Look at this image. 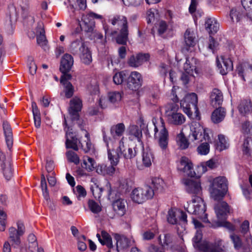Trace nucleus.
<instances>
[{
    "instance_id": "nucleus-26",
    "label": "nucleus",
    "mask_w": 252,
    "mask_h": 252,
    "mask_svg": "<svg viewBox=\"0 0 252 252\" xmlns=\"http://www.w3.org/2000/svg\"><path fill=\"white\" fill-rule=\"evenodd\" d=\"M126 201L123 199H118L112 204L113 208L115 213L120 217L123 216L126 213Z\"/></svg>"
},
{
    "instance_id": "nucleus-23",
    "label": "nucleus",
    "mask_w": 252,
    "mask_h": 252,
    "mask_svg": "<svg viewBox=\"0 0 252 252\" xmlns=\"http://www.w3.org/2000/svg\"><path fill=\"white\" fill-rule=\"evenodd\" d=\"M211 104L214 107H220L223 97L221 92L218 89H214L210 95Z\"/></svg>"
},
{
    "instance_id": "nucleus-38",
    "label": "nucleus",
    "mask_w": 252,
    "mask_h": 252,
    "mask_svg": "<svg viewBox=\"0 0 252 252\" xmlns=\"http://www.w3.org/2000/svg\"><path fill=\"white\" fill-rule=\"evenodd\" d=\"M96 166L94 160L88 156H85L83 158V162L82 164V167L85 168L88 171H93Z\"/></svg>"
},
{
    "instance_id": "nucleus-41",
    "label": "nucleus",
    "mask_w": 252,
    "mask_h": 252,
    "mask_svg": "<svg viewBox=\"0 0 252 252\" xmlns=\"http://www.w3.org/2000/svg\"><path fill=\"white\" fill-rule=\"evenodd\" d=\"M121 155H122L126 159H131L134 158L136 155L135 150H133L132 149L126 147L124 145V148L120 150Z\"/></svg>"
},
{
    "instance_id": "nucleus-54",
    "label": "nucleus",
    "mask_w": 252,
    "mask_h": 252,
    "mask_svg": "<svg viewBox=\"0 0 252 252\" xmlns=\"http://www.w3.org/2000/svg\"><path fill=\"white\" fill-rule=\"evenodd\" d=\"M126 77V74L124 71L116 73L113 76L114 83L116 85L121 84Z\"/></svg>"
},
{
    "instance_id": "nucleus-28",
    "label": "nucleus",
    "mask_w": 252,
    "mask_h": 252,
    "mask_svg": "<svg viewBox=\"0 0 252 252\" xmlns=\"http://www.w3.org/2000/svg\"><path fill=\"white\" fill-rule=\"evenodd\" d=\"M226 111L225 109L222 107H218L213 112L211 120L214 123H219L224 119Z\"/></svg>"
},
{
    "instance_id": "nucleus-30",
    "label": "nucleus",
    "mask_w": 252,
    "mask_h": 252,
    "mask_svg": "<svg viewBox=\"0 0 252 252\" xmlns=\"http://www.w3.org/2000/svg\"><path fill=\"white\" fill-rule=\"evenodd\" d=\"M205 27L210 34H214L219 29V24L214 18H209L205 22Z\"/></svg>"
},
{
    "instance_id": "nucleus-8",
    "label": "nucleus",
    "mask_w": 252,
    "mask_h": 252,
    "mask_svg": "<svg viewBox=\"0 0 252 252\" xmlns=\"http://www.w3.org/2000/svg\"><path fill=\"white\" fill-rule=\"evenodd\" d=\"M197 102V94L192 93L186 94L184 98L181 100L180 104L184 112L190 117L192 114V110L196 114V116L198 113Z\"/></svg>"
},
{
    "instance_id": "nucleus-39",
    "label": "nucleus",
    "mask_w": 252,
    "mask_h": 252,
    "mask_svg": "<svg viewBox=\"0 0 252 252\" xmlns=\"http://www.w3.org/2000/svg\"><path fill=\"white\" fill-rule=\"evenodd\" d=\"M80 58L82 62L86 64H89L92 61V55L87 47L83 48L80 51Z\"/></svg>"
},
{
    "instance_id": "nucleus-48",
    "label": "nucleus",
    "mask_w": 252,
    "mask_h": 252,
    "mask_svg": "<svg viewBox=\"0 0 252 252\" xmlns=\"http://www.w3.org/2000/svg\"><path fill=\"white\" fill-rule=\"evenodd\" d=\"M216 223V227H223L229 231H234L236 229L235 225L230 221H213Z\"/></svg>"
},
{
    "instance_id": "nucleus-42",
    "label": "nucleus",
    "mask_w": 252,
    "mask_h": 252,
    "mask_svg": "<svg viewBox=\"0 0 252 252\" xmlns=\"http://www.w3.org/2000/svg\"><path fill=\"white\" fill-rule=\"evenodd\" d=\"M194 60L193 58L191 60L187 58L186 63L184 64V70L185 72L189 74H193L194 71L195 73L197 72L195 66L192 64Z\"/></svg>"
},
{
    "instance_id": "nucleus-2",
    "label": "nucleus",
    "mask_w": 252,
    "mask_h": 252,
    "mask_svg": "<svg viewBox=\"0 0 252 252\" xmlns=\"http://www.w3.org/2000/svg\"><path fill=\"white\" fill-rule=\"evenodd\" d=\"M195 228L197 229L196 233L192 241L193 246L196 249L203 252H224L222 247L221 240H218L214 243H210L208 241L201 242L202 238V234L200 228L203 227L201 221H192Z\"/></svg>"
},
{
    "instance_id": "nucleus-12",
    "label": "nucleus",
    "mask_w": 252,
    "mask_h": 252,
    "mask_svg": "<svg viewBox=\"0 0 252 252\" xmlns=\"http://www.w3.org/2000/svg\"><path fill=\"white\" fill-rule=\"evenodd\" d=\"M186 191L194 196L199 195L202 193L201 182L198 179H187L184 181Z\"/></svg>"
},
{
    "instance_id": "nucleus-53",
    "label": "nucleus",
    "mask_w": 252,
    "mask_h": 252,
    "mask_svg": "<svg viewBox=\"0 0 252 252\" xmlns=\"http://www.w3.org/2000/svg\"><path fill=\"white\" fill-rule=\"evenodd\" d=\"M28 240L29 242V248L32 252H33L38 247L36 238L33 234H30L28 236Z\"/></svg>"
},
{
    "instance_id": "nucleus-34",
    "label": "nucleus",
    "mask_w": 252,
    "mask_h": 252,
    "mask_svg": "<svg viewBox=\"0 0 252 252\" xmlns=\"http://www.w3.org/2000/svg\"><path fill=\"white\" fill-rule=\"evenodd\" d=\"M238 109L241 114L245 115L252 111V104L250 100H244L241 101L238 106Z\"/></svg>"
},
{
    "instance_id": "nucleus-18",
    "label": "nucleus",
    "mask_w": 252,
    "mask_h": 252,
    "mask_svg": "<svg viewBox=\"0 0 252 252\" xmlns=\"http://www.w3.org/2000/svg\"><path fill=\"white\" fill-rule=\"evenodd\" d=\"M148 54H138L131 56L128 60V65L131 67H137L147 62L149 59Z\"/></svg>"
},
{
    "instance_id": "nucleus-36",
    "label": "nucleus",
    "mask_w": 252,
    "mask_h": 252,
    "mask_svg": "<svg viewBox=\"0 0 252 252\" xmlns=\"http://www.w3.org/2000/svg\"><path fill=\"white\" fill-rule=\"evenodd\" d=\"M32 107L33 115L34 125L37 128H38L41 125L40 111L38 109L37 104L35 102H32Z\"/></svg>"
},
{
    "instance_id": "nucleus-1",
    "label": "nucleus",
    "mask_w": 252,
    "mask_h": 252,
    "mask_svg": "<svg viewBox=\"0 0 252 252\" xmlns=\"http://www.w3.org/2000/svg\"><path fill=\"white\" fill-rule=\"evenodd\" d=\"M190 132L189 137L190 140L195 142L196 143L205 142L200 144L197 148L198 154L201 155H207L210 151V145L208 142L210 141L209 132V129L204 128L198 123L193 122L190 127Z\"/></svg>"
},
{
    "instance_id": "nucleus-51",
    "label": "nucleus",
    "mask_w": 252,
    "mask_h": 252,
    "mask_svg": "<svg viewBox=\"0 0 252 252\" xmlns=\"http://www.w3.org/2000/svg\"><path fill=\"white\" fill-rule=\"evenodd\" d=\"M66 156L69 162L78 164L80 162V159L77 154L72 151H68L66 153Z\"/></svg>"
},
{
    "instance_id": "nucleus-47",
    "label": "nucleus",
    "mask_w": 252,
    "mask_h": 252,
    "mask_svg": "<svg viewBox=\"0 0 252 252\" xmlns=\"http://www.w3.org/2000/svg\"><path fill=\"white\" fill-rule=\"evenodd\" d=\"M240 187L245 198L248 200H252V188H250L246 183L241 184Z\"/></svg>"
},
{
    "instance_id": "nucleus-19",
    "label": "nucleus",
    "mask_w": 252,
    "mask_h": 252,
    "mask_svg": "<svg viewBox=\"0 0 252 252\" xmlns=\"http://www.w3.org/2000/svg\"><path fill=\"white\" fill-rule=\"evenodd\" d=\"M64 130L66 131V142L65 145L67 148H71L75 151H78V140L76 136L73 135L72 132H68L66 129L67 128V123L65 119L63 122Z\"/></svg>"
},
{
    "instance_id": "nucleus-17",
    "label": "nucleus",
    "mask_w": 252,
    "mask_h": 252,
    "mask_svg": "<svg viewBox=\"0 0 252 252\" xmlns=\"http://www.w3.org/2000/svg\"><path fill=\"white\" fill-rule=\"evenodd\" d=\"M178 169L188 176L193 177L195 175L192 163L185 157H182L181 158Z\"/></svg>"
},
{
    "instance_id": "nucleus-58",
    "label": "nucleus",
    "mask_w": 252,
    "mask_h": 252,
    "mask_svg": "<svg viewBox=\"0 0 252 252\" xmlns=\"http://www.w3.org/2000/svg\"><path fill=\"white\" fill-rule=\"evenodd\" d=\"M129 134L133 136L135 138H139L141 135V131L138 127L135 125L130 126L128 129Z\"/></svg>"
},
{
    "instance_id": "nucleus-49",
    "label": "nucleus",
    "mask_w": 252,
    "mask_h": 252,
    "mask_svg": "<svg viewBox=\"0 0 252 252\" xmlns=\"http://www.w3.org/2000/svg\"><path fill=\"white\" fill-rule=\"evenodd\" d=\"M86 47L84 43L83 42L82 38L76 39L72 42L71 44V49L74 52H76L78 49L80 52L83 50V48Z\"/></svg>"
},
{
    "instance_id": "nucleus-60",
    "label": "nucleus",
    "mask_w": 252,
    "mask_h": 252,
    "mask_svg": "<svg viewBox=\"0 0 252 252\" xmlns=\"http://www.w3.org/2000/svg\"><path fill=\"white\" fill-rule=\"evenodd\" d=\"M230 238L233 242L235 249L238 250L242 246V241L240 237L235 234L230 235Z\"/></svg>"
},
{
    "instance_id": "nucleus-35",
    "label": "nucleus",
    "mask_w": 252,
    "mask_h": 252,
    "mask_svg": "<svg viewBox=\"0 0 252 252\" xmlns=\"http://www.w3.org/2000/svg\"><path fill=\"white\" fill-rule=\"evenodd\" d=\"M244 16V14L241 7L234 8L230 12V17L233 22H239Z\"/></svg>"
},
{
    "instance_id": "nucleus-3",
    "label": "nucleus",
    "mask_w": 252,
    "mask_h": 252,
    "mask_svg": "<svg viewBox=\"0 0 252 252\" xmlns=\"http://www.w3.org/2000/svg\"><path fill=\"white\" fill-rule=\"evenodd\" d=\"M152 122L155 126V138L163 154H165L168 147L169 135L164 120L160 117L158 120L153 119Z\"/></svg>"
},
{
    "instance_id": "nucleus-6",
    "label": "nucleus",
    "mask_w": 252,
    "mask_h": 252,
    "mask_svg": "<svg viewBox=\"0 0 252 252\" xmlns=\"http://www.w3.org/2000/svg\"><path fill=\"white\" fill-rule=\"evenodd\" d=\"M178 105L172 103L165 107V115L168 123L173 126H181L186 122V117L178 112Z\"/></svg>"
},
{
    "instance_id": "nucleus-52",
    "label": "nucleus",
    "mask_w": 252,
    "mask_h": 252,
    "mask_svg": "<svg viewBox=\"0 0 252 252\" xmlns=\"http://www.w3.org/2000/svg\"><path fill=\"white\" fill-rule=\"evenodd\" d=\"M117 165H114L110 164L108 166L106 165H101L100 166L101 174L105 175L107 174L109 175H112L114 174L116 168L115 166Z\"/></svg>"
},
{
    "instance_id": "nucleus-57",
    "label": "nucleus",
    "mask_w": 252,
    "mask_h": 252,
    "mask_svg": "<svg viewBox=\"0 0 252 252\" xmlns=\"http://www.w3.org/2000/svg\"><path fill=\"white\" fill-rule=\"evenodd\" d=\"M88 206L91 211L94 213H97L101 210V207L99 204L93 200L88 201Z\"/></svg>"
},
{
    "instance_id": "nucleus-59",
    "label": "nucleus",
    "mask_w": 252,
    "mask_h": 252,
    "mask_svg": "<svg viewBox=\"0 0 252 252\" xmlns=\"http://www.w3.org/2000/svg\"><path fill=\"white\" fill-rule=\"evenodd\" d=\"M250 139L248 138L245 139L242 145V151L243 155L249 157L251 155V150L249 146Z\"/></svg>"
},
{
    "instance_id": "nucleus-40",
    "label": "nucleus",
    "mask_w": 252,
    "mask_h": 252,
    "mask_svg": "<svg viewBox=\"0 0 252 252\" xmlns=\"http://www.w3.org/2000/svg\"><path fill=\"white\" fill-rule=\"evenodd\" d=\"M219 141L217 144V149L220 151L226 150L229 147V143L228 139L224 135L220 134L218 135Z\"/></svg>"
},
{
    "instance_id": "nucleus-56",
    "label": "nucleus",
    "mask_w": 252,
    "mask_h": 252,
    "mask_svg": "<svg viewBox=\"0 0 252 252\" xmlns=\"http://www.w3.org/2000/svg\"><path fill=\"white\" fill-rule=\"evenodd\" d=\"M74 192L76 194L78 199L79 200L85 198L87 195L86 189L83 186L81 185H77L76 187Z\"/></svg>"
},
{
    "instance_id": "nucleus-43",
    "label": "nucleus",
    "mask_w": 252,
    "mask_h": 252,
    "mask_svg": "<svg viewBox=\"0 0 252 252\" xmlns=\"http://www.w3.org/2000/svg\"><path fill=\"white\" fill-rule=\"evenodd\" d=\"M84 140L79 141L82 149L85 153L89 152L92 147V143L89 137V134L88 132H85Z\"/></svg>"
},
{
    "instance_id": "nucleus-27",
    "label": "nucleus",
    "mask_w": 252,
    "mask_h": 252,
    "mask_svg": "<svg viewBox=\"0 0 252 252\" xmlns=\"http://www.w3.org/2000/svg\"><path fill=\"white\" fill-rule=\"evenodd\" d=\"M96 237L101 245H106L109 249L113 248L112 238L106 231H102L101 235L97 233L96 234Z\"/></svg>"
},
{
    "instance_id": "nucleus-22",
    "label": "nucleus",
    "mask_w": 252,
    "mask_h": 252,
    "mask_svg": "<svg viewBox=\"0 0 252 252\" xmlns=\"http://www.w3.org/2000/svg\"><path fill=\"white\" fill-rule=\"evenodd\" d=\"M82 106L81 100L77 97H74L70 101V107L69 108V114L77 118L78 116V112L81 111Z\"/></svg>"
},
{
    "instance_id": "nucleus-13",
    "label": "nucleus",
    "mask_w": 252,
    "mask_h": 252,
    "mask_svg": "<svg viewBox=\"0 0 252 252\" xmlns=\"http://www.w3.org/2000/svg\"><path fill=\"white\" fill-rule=\"evenodd\" d=\"M30 0H19L18 4L21 9V15L25 20L30 25H32L34 22V18L32 14L30 7Z\"/></svg>"
},
{
    "instance_id": "nucleus-64",
    "label": "nucleus",
    "mask_w": 252,
    "mask_h": 252,
    "mask_svg": "<svg viewBox=\"0 0 252 252\" xmlns=\"http://www.w3.org/2000/svg\"><path fill=\"white\" fill-rule=\"evenodd\" d=\"M218 46V42L215 40L214 38L212 36H210L208 48L211 51L214 52L215 51V50L216 49Z\"/></svg>"
},
{
    "instance_id": "nucleus-21",
    "label": "nucleus",
    "mask_w": 252,
    "mask_h": 252,
    "mask_svg": "<svg viewBox=\"0 0 252 252\" xmlns=\"http://www.w3.org/2000/svg\"><path fill=\"white\" fill-rule=\"evenodd\" d=\"M74 63V60L72 56L69 54H65L62 57L60 69L63 73H67L69 72Z\"/></svg>"
},
{
    "instance_id": "nucleus-62",
    "label": "nucleus",
    "mask_w": 252,
    "mask_h": 252,
    "mask_svg": "<svg viewBox=\"0 0 252 252\" xmlns=\"http://www.w3.org/2000/svg\"><path fill=\"white\" fill-rule=\"evenodd\" d=\"M88 17V18H92V19H102L103 16L101 15L96 14L93 12H90L88 13L86 16H83L82 20H84L85 24L87 23V22L86 21V18Z\"/></svg>"
},
{
    "instance_id": "nucleus-44",
    "label": "nucleus",
    "mask_w": 252,
    "mask_h": 252,
    "mask_svg": "<svg viewBox=\"0 0 252 252\" xmlns=\"http://www.w3.org/2000/svg\"><path fill=\"white\" fill-rule=\"evenodd\" d=\"M176 140L180 149H186L189 147V143L182 132L177 135Z\"/></svg>"
},
{
    "instance_id": "nucleus-33",
    "label": "nucleus",
    "mask_w": 252,
    "mask_h": 252,
    "mask_svg": "<svg viewBox=\"0 0 252 252\" xmlns=\"http://www.w3.org/2000/svg\"><path fill=\"white\" fill-rule=\"evenodd\" d=\"M91 182L93 183V185H91V190L95 198H100L103 191V188L99 186L97 181L95 178H92Z\"/></svg>"
},
{
    "instance_id": "nucleus-10",
    "label": "nucleus",
    "mask_w": 252,
    "mask_h": 252,
    "mask_svg": "<svg viewBox=\"0 0 252 252\" xmlns=\"http://www.w3.org/2000/svg\"><path fill=\"white\" fill-rule=\"evenodd\" d=\"M0 171L2 172L5 179L9 181L13 177V171L11 160L6 158L4 153L0 149Z\"/></svg>"
},
{
    "instance_id": "nucleus-31",
    "label": "nucleus",
    "mask_w": 252,
    "mask_h": 252,
    "mask_svg": "<svg viewBox=\"0 0 252 252\" xmlns=\"http://www.w3.org/2000/svg\"><path fill=\"white\" fill-rule=\"evenodd\" d=\"M113 236L116 240V247L118 252L119 251V249H124L128 247V240L126 237L117 233L114 234Z\"/></svg>"
},
{
    "instance_id": "nucleus-46",
    "label": "nucleus",
    "mask_w": 252,
    "mask_h": 252,
    "mask_svg": "<svg viewBox=\"0 0 252 252\" xmlns=\"http://www.w3.org/2000/svg\"><path fill=\"white\" fill-rule=\"evenodd\" d=\"M152 183L156 190L160 192L163 189L164 182L161 178L155 177L153 178Z\"/></svg>"
},
{
    "instance_id": "nucleus-20",
    "label": "nucleus",
    "mask_w": 252,
    "mask_h": 252,
    "mask_svg": "<svg viewBox=\"0 0 252 252\" xmlns=\"http://www.w3.org/2000/svg\"><path fill=\"white\" fill-rule=\"evenodd\" d=\"M215 211L220 220H225L226 216L229 213V207L227 203L222 202L215 206Z\"/></svg>"
},
{
    "instance_id": "nucleus-29",
    "label": "nucleus",
    "mask_w": 252,
    "mask_h": 252,
    "mask_svg": "<svg viewBox=\"0 0 252 252\" xmlns=\"http://www.w3.org/2000/svg\"><path fill=\"white\" fill-rule=\"evenodd\" d=\"M125 129V125L123 123H119L111 127L110 133L114 139H116L123 135Z\"/></svg>"
},
{
    "instance_id": "nucleus-16",
    "label": "nucleus",
    "mask_w": 252,
    "mask_h": 252,
    "mask_svg": "<svg viewBox=\"0 0 252 252\" xmlns=\"http://www.w3.org/2000/svg\"><path fill=\"white\" fill-rule=\"evenodd\" d=\"M167 220H187L186 212L176 207H171L168 211Z\"/></svg>"
},
{
    "instance_id": "nucleus-15",
    "label": "nucleus",
    "mask_w": 252,
    "mask_h": 252,
    "mask_svg": "<svg viewBox=\"0 0 252 252\" xmlns=\"http://www.w3.org/2000/svg\"><path fill=\"white\" fill-rule=\"evenodd\" d=\"M142 82L141 74L137 71H132L128 78L127 87L132 91H136L141 87Z\"/></svg>"
},
{
    "instance_id": "nucleus-5",
    "label": "nucleus",
    "mask_w": 252,
    "mask_h": 252,
    "mask_svg": "<svg viewBox=\"0 0 252 252\" xmlns=\"http://www.w3.org/2000/svg\"><path fill=\"white\" fill-rule=\"evenodd\" d=\"M228 191V181L226 177L219 176L212 181L210 191L212 198L219 201L226 194Z\"/></svg>"
},
{
    "instance_id": "nucleus-24",
    "label": "nucleus",
    "mask_w": 252,
    "mask_h": 252,
    "mask_svg": "<svg viewBox=\"0 0 252 252\" xmlns=\"http://www.w3.org/2000/svg\"><path fill=\"white\" fill-rule=\"evenodd\" d=\"M2 127L7 146L10 150L13 141L12 128L9 124L6 121L3 122Z\"/></svg>"
},
{
    "instance_id": "nucleus-9",
    "label": "nucleus",
    "mask_w": 252,
    "mask_h": 252,
    "mask_svg": "<svg viewBox=\"0 0 252 252\" xmlns=\"http://www.w3.org/2000/svg\"><path fill=\"white\" fill-rule=\"evenodd\" d=\"M102 131L103 139L106 143H107V138L104 128L102 129ZM124 137H122L121 139L119 146L116 149H109L108 144L107 143L108 158L112 165H117L119 162L121 154L120 150L124 148Z\"/></svg>"
},
{
    "instance_id": "nucleus-4",
    "label": "nucleus",
    "mask_w": 252,
    "mask_h": 252,
    "mask_svg": "<svg viewBox=\"0 0 252 252\" xmlns=\"http://www.w3.org/2000/svg\"><path fill=\"white\" fill-rule=\"evenodd\" d=\"M109 22L114 26L120 28V33L116 38L117 42L120 44H126L128 34V23L126 16L116 15L109 19Z\"/></svg>"
},
{
    "instance_id": "nucleus-50",
    "label": "nucleus",
    "mask_w": 252,
    "mask_h": 252,
    "mask_svg": "<svg viewBox=\"0 0 252 252\" xmlns=\"http://www.w3.org/2000/svg\"><path fill=\"white\" fill-rule=\"evenodd\" d=\"M153 156L150 152H144L143 154L142 162L145 167H149L152 164Z\"/></svg>"
},
{
    "instance_id": "nucleus-25",
    "label": "nucleus",
    "mask_w": 252,
    "mask_h": 252,
    "mask_svg": "<svg viewBox=\"0 0 252 252\" xmlns=\"http://www.w3.org/2000/svg\"><path fill=\"white\" fill-rule=\"evenodd\" d=\"M36 32L37 44L44 50H46L47 48V40L45 36L44 29L43 28L42 25H38Z\"/></svg>"
},
{
    "instance_id": "nucleus-37",
    "label": "nucleus",
    "mask_w": 252,
    "mask_h": 252,
    "mask_svg": "<svg viewBox=\"0 0 252 252\" xmlns=\"http://www.w3.org/2000/svg\"><path fill=\"white\" fill-rule=\"evenodd\" d=\"M61 83L63 86V93L65 96L67 98H70L74 94V87L70 82L64 81L63 79L61 81Z\"/></svg>"
},
{
    "instance_id": "nucleus-11",
    "label": "nucleus",
    "mask_w": 252,
    "mask_h": 252,
    "mask_svg": "<svg viewBox=\"0 0 252 252\" xmlns=\"http://www.w3.org/2000/svg\"><path fill=\"white\" fill-rule=\"evenodd\" d=\"M188 213L197 215H204L206 211L205 205L203 200L199 197H196L188 203L186 207Z\"/></svg>"
},
{
    "instance_id": "nucleus-45",
    "label": "nucleus",
    "mask_w": 252,
    "mask_h": 252,
    "mask_svg": "<svg viewBox=\"0 0 252 252\" xmlns=\"http://www.w3.org/2000/svg\"><path fill=\"white\" fill-rule=\"evenodd\" d=\"M9 238L11 241L16 245H19L20 243V236L18 234L16 229L14 227H11L9 229Z\"/></svg>"
},
{
    "instance_id": "nucleus-14",
    "label": "nucleus",
    "mask_w": 252,
    "mask_h": 252,
    "mask_svg": "<svg viewBox=\"0 0 252 252\" xmlns=\"http://www.w3.org/2000/svg\"><path fill=\"white\" fill-rule=\"evenodd\" d=\"M220 59L223 65L221 64L219 57H217L216 63L217 67L219 69L220 73L221 75H224L233 70V65L232 61L230 57L224 55L221 56Z\"/></svg>"
},
{
    "instance_id": "nucleus-7",
    "label": "nucleus",
    "mask_w": 252,
    "mask_h": 252,
    "mask_svg": "<svg viewBox=\"0 0 252 252\" xmlns=\"http://www.w3.org/2000/svg\"><path fill=\"white\" fill-rule=\"evenodd\" d=\"M154 195V189L150 186L146 185L134 189L131 192L130 198L133 202L139 204L152 199Z\"/></svg>"
},
{
    "instance_id": "nucleus-61",
    "label": "nucleus",
    "mask_w": 252,
    "mask_h": 252,
    "mask_svg": "<svg viewBox=\"0 0 252 252\" xmlns=\"http://www.w3.org/2000/svg\"><path fill=\"white\" fill-rule=\"evenodd\" d=\"M28 65L29 69V71L31 74L34 75L35 74L37 70V66L32 57H30L28 59Z\"/></svg>"
},
{
    "instance_id": "nucleus-32",
    "label": "nucleus",
    "mask_w": 252,
    "mask_h": 252,
    "mask_svg": "<svg viewBox=\"0 0 252 252\" xmlns=\"http://www.w3.org/2000/svg\"><path fill=\"white\" fill-rule=\"evenodd\" d=\"M184 39L187 46L193 47L196 44L195 33L193 31L187 29L184 34Z\"/></svg>"
},
{
    "instance_id": "nucleus-63",
    "label": "nucleus",
    "mask_w": 252,
    "mask_h": 252,
    "mask_svg": "<svg viewBox=\"0 0 252 252\" xmlns=\"http://www.w3.org/2000/svg\"><path fill=\"white\" fill-rule=\"evenodd\" d=\"M242 127L244 132L252 134V123L251 124L249 122H246L243 125Z\"/></svg>"
},
{
    "instance_id": "nucleus-55",
    "label": "nucleus",
    "mask_w": 252,
    "mask_h": 252,
    "mask_svg": "<svg viewBox=\"0 0 252 252\" xmlns=\"http://www.w3.org/2000/svg\"><path fill=\"white\" fill-rule=\"evenodd\" d=\"M109 100L113 103H115L120 101L122 98V94L119 92H110L108 94Z\"/></svg>"
}]
</instances>
